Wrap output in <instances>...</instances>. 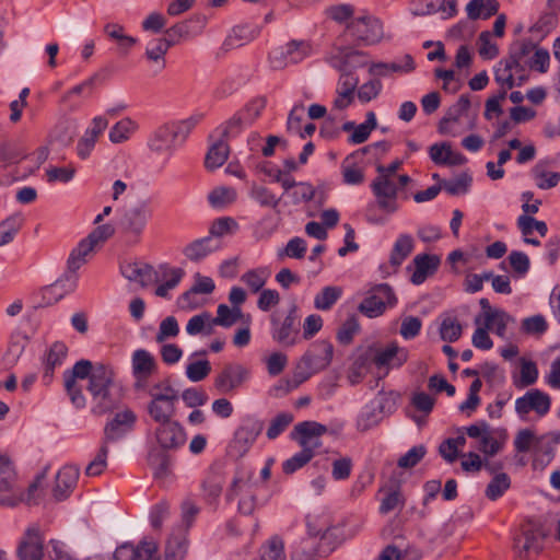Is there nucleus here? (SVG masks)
I'll return each instance as SVG.
<instances>
[{"mask_svg":"<svg viewBox=\"0 0 560 560\" xmlns=\"http://www.w3.org/2000/svg\"><path fill=\"white\" fill-rule=\"evenodd\" d=\"M536 48V45L530 39H517L510 44L508 59L514 66H518L520 60H528V56Z\"/></svg>","mask_w":560,"mask_h":560,"instance_id":"nucleus-36","label":"nucleus"},{"mask_svg":"<svg viewBox=\"0 0 560 560\" xmlns=\"http://www.w3.org/2000/svg\"><path fill=\"white\" fill-rule=\"evenodd\" d=\"M327 18L335 21L336 23L343 24L349 23V20L353 18L354 7L349 3H341L330 5L325 11Z\"/></svg>","mask_w":560,"mask_h":560,"instance_id":"nucleus-53","label":"nucleus"},{"mask_svg":"<svg viewBox=\"0 0 560 560\" xmlns=\"http://www.w3.org/2000/svg\"><path fill=\"white\" fill-rule=\"evenodd\" d=\"M20 560H42L44 557V537L37 525L27 527L18 547Z\"/></svg>","mask_w":560,"mask_h":560,"instance_id":"nucleus-16","label":"nucleus"},{"mask_svg":"<svg viewBox=\"0 0 560 560\" xmlns=\"http://www.w3.org/2000/svg\"><path fill=\"white\" fill-rule=\"evenodd\" d=\"M293 421V416L289 412L278 413L270 422L267 429V438L275 440L278 438Z\"/></svg>","mask_w":560,"mask_h":560,"instance_id":"nucleus-56","label":"nucleus"},{"mask_svg":"<svg viewBox=\"0 0 560 560\" xmlns=\"http://www.w3.org/2000/svg\"><path fill=\"white\" fill-rule=\"evenodd\" d=\"M168 275H171V279L159 284L155 289L156 296L167 298L168 291L175 289L185 276L184 269L171 267L168 264H161L158 269H154L149 264H140L136 282H139L142 288H145L151 283H159Z\"/></svg>","mask_w":560,"mask_h":560,"instance_id":"nucleus-3","label":"nucleus"},{"mask_svg":"<svg viewBox=\"0 0 560 560\" xmlns=\"http://www.w3.org/2000/svg\"><path fill=\"white\" fill-rule=\"evenodd\" d=\"M372 191L376 198L378 207L388 212L394 213L398 209L397 192L398 189L386 175L377 176L371 184Z\"/></svg>","mask_w":560,"mask_h":560,"instance_id":"nucleus-17","label":"nucleus"},{"mask_svg":"<svg viewBox=\"0 0 560 560\" xmlns=\"http://www.w3.org/2000/svg\"><path fill=\"white\" fill-rule=\"evenodd\" d=\"M94 247L83 238L75 248H73L67 260L68 270L74 273L82 265L86 262V256L93 252Z\"/></svg>","mask_w":560,"mask_h":560,"instance_id":"nucleus-38","label":"nucleus"},{"mask_svg":"<svg viewBox=\"0 0 560 560\" xmlns=\"http://www.w3.org/2000/svg\"><path fill=\"white\" fill-rule=\"evenodd\" d=\"M80 468L75 465L63 466L56 476V483L52 489V495L56 501H63L73 491L77 486Z\"/></svg>","mask_w":560,"mask_h":560,"instance_id":"nucleus-21","label":"nucleus"},{"mask_svg":"<svg viewBox=\"0 0 560 560\" xmlns=\"http://www.w3.org/2000/svg\"><path fill=\"white\" fill-rule=\"evenodd\" d=\"M188 539L185 530L172 533L165 546L166 560H184L188 552Z\"/></svg>","mask_w":560,"mask_h":560,"instance_id":"nucleus-26","label":"nucleus"},{"mask_svg":"<svg viewBox=\"0 0 560 560\" xmlns=\"http://www.w3.org/2000/svg\"><path fill=\"white\" fill-rule=\"evenodd\" d=\"M132 375L151 377L158 371L155 358L145 349H138L131 358Z\"/></svg>","mask_w":560,"mask_h":560,"instance_id":"nucleus-24","label":"nucleus"},{"mask_svg":"<svg viewBox=\"0 0 560 560\" xmlns=\"http://www.w3.org/2000/svg\"><path fill=\"white\" fill-rule=\"evenodd\" d=\"M515 319L509 315L505 311L495 310L494 312H487V319L485 325L487 328L491 329L494 326V332L499 337H504L508 324Z\"/></svg>","mask_w":560,"mask_h":560,"instance_id":"nucleus-43","label":"nucleus"},{"mask_svg":"<svg viewBox=\"0 0 560 560\" xmlns=\"http://www.w3.org/2000/svg\"><path fill=\"white\" fill-rule=\"evenodd\" d=\"M522 535L514 538V549L521 560L528 558L529 552L538 555L544 549V540L547 537L542 524L538 521L528 520L522 526Z\"/></svg>","mask_w":560,"mask_h":560,"instance_id":"nucleus-7","label":"nucleus"},{"mask_svg":"<svg viewBox=\"0 0 560 560\" xmlns=\"http://www.w3.org/2000/svg\"><path fill=\"white\" fill-rule=\"evenodd\" d=\"M532 173L537 179V187L540 189H550L556 187L560 183L559 172H547L540 163L536 164Z\"/></svg>","mask_w":560,"mask_h":560,"instance_id":"nucleus-48","label":"nucleus"},{"mask_svg":"<svg viewBox=\"0 0 560 560\" xmlns=\"http://www.w3.org/2000/svg\"><path fill=\"white\" fill-rule=\"evenodd\" d=\"M133 550L137 560H152L158 555L159 547L152 538L144 537L136 547L133 546Z\"/></svg>","mask_w":560,"mask_h":560,"instance_id":"nucleus-64","label":"nucleus"},{"mask_svg":"<svg viewBox=\"0 0 560 560\" xmlns=\"http://www.w3.org/2000/svg\"><path fill=\"white\" fill-rule=\"evenodd\" d=\"M534 54L527 60V66L532 70L538 71L540 73H545L548 71L550 55L549 51L545 48H535Z\"/></svg>","mask_w":560,"mask_h":560,"instance_id":"nucleus-61","label":"nucleus"},{"mask_svg":"<svg viewBox=\"0 0 560 560\" xmlns=\"http://www.w3.org/2000/svg\"><path fill=\"white\" fill-rule=\"evenodd\" d=\"M77 120L63 119L54 129L55 140L62 145H68L72 142L77 131Z\"/></svg>","mask_w":560,"mask_h":560,"instance_id":"nucleus-49","label":"nucleus"},{"mask_svg":"<svg viewBox=\"0 0 560 560\" xmlns=\"http://www.w3.org/2000/svg\"><path fill=\"white\" fill-rule=\"evenodd\" d=\"M296 312L298 307L293 304L283 320H280L276 315L270 318L271 337L283 347H292L298 342L300 323Z\"/></svg>","mask_w":560,"mask_h":560,"instance_id":"nucleus-8","label":"nucleus"},{"mask_svg":"<svg viewBox=\"0 0 560 560\" xmlns=\"http://www.w3.org/2000/svg\"><path fill=\"white\" fill-rule=\"evenodd\" d=\"M360 325L358 318L354 315H351L347 320L342 324V326L337 331V340L341 345H350L353 340L354 335L359 331Z\"/></svg>","mask_w":560,"mask_h":560,"instance_id":"nucleus-58","label":"nucleus"},{"mask_svg":"<svg viewBox=\"0 0 560 560\" xmlns=\"http://www.w3.org/2000/svg\"><path fill=\"white\" fill-rule=\"evenodd\" d=\"M472 178L468 173H462L452 179H441V189L445 190L451 196L465 195L470 186Z\"/></svg>","mask_w":560,"mask_h":560,"instance_id":"nucleus-35","label":"nucleus"},{"mask_svg":"<svg viewBox=\"0 0 560 560\" xmlns=\"http://www.w3.org/2000/svg\"><path fill=\"white\" fill-rule=\"evenodd\" d=\"M413 249V238L409 234H400L396 240L389 256V262L398 268Z\"/></svg>","mask_w":560,"mask_h":560,"instance_id":"nucleus-33","label":"nucleus"},{"mask_svg":"<svg viewBox=\"0 0 560 560\" xmlns=\"http://www.w3.org/2000/svg\"><path fill=\"white\" fill-rule=\"evenodd\" d=\"M153 215L149 200H139L135 205L124 208L117 222L118 230L128 238L139 242L148 222Z\"/></svg>","mask_w":560,"mask_h":560,"instance_id":"nucleus-2","label":"nucleus"},{"mask_svg":"<svg viewBox=\"0 0 560 560\" xmlns=\"http://www.w3.org/2000/svg\"><path fill=\"white\" fill-rule=\"evenodd\" d=\"M67 346L63 342L57 341L52 343L44 360L43 378L45 381L49 382L51 380L55 368L62 364L67 355Z\"/></svg>","mask_w":560,"mask_h":560,"instance_id":"nucleus-31","label":"nucleus"},{"mask_svg":"<svg viewBox=\"0 0 560 560\" xmlns=\"http://www.w3.org/2000/svg\"><path fill=\"white\" fill-rule=\"evenodd\" d=\"M108 120L103 116H96L92 120V127L88 128L77 145L78 155L86 159L95 145L97 137L107 128Z\"/></svg>","mask_w":560,"mask_h":560,"instance_id":"nucleus-22","label":"nucleus"},{"mask_svg":"<svg viewBox=\"0 0 560 560\" xmlns=\"http://www.w3.org/2000/svg\"><path fill=\"white\" fill-rule=\"evenodd\" d=\"M511 487V479L508 474L499 472L488 483L485 494L490 501H497Z\"/></svg>","mask_w":560,"mask_h":560,"instance_id":"nucleus-39","label":"nucleus"},{"mask_svg":"<svg viewBox=\"0 0 560 560\" xmlns=\"http://www.w3.org/2000/svg\"><path fill=\"white\" fill-rule=\"evenodd\" d=\"M511 62L508 58H504L498 62L494 67V80L498 84L505 86L506 90H511L515 85V79L511 68Z\"/></svg>","mask_w":560,"mask_h":560,"instance_id":"nucleus-50","label":"nucleus"},{"mask_svg":"<svg viewBox=\"0 0 560 560\" xmlns=\"http://www.w3.org/2000/svg\"><path fill=\"white\" fill-rule=\"evenodd\" d=\"M250 378V370L241 363H226L214 377V387L223 394L241 388Z\"/></svg>","mask_w":560,"mask_h":560,"instance_id":"nucleus-10","label":"nucleus"},{"mask_svg":"<svg viewBox=\"0 0 560 560\" xmlns=\"http://www.w3.org/2000/svg\"><path fill=\"white\" fill-rule=\"evenodd\" d=\"M223 481L217 474L209 475L202 482V489L208 502H214L222 492Z\"/></svg>","mask_w":560,"mask_h":560,"instance_id":"nucleus-55","label":"nucleus"},{"mask_svg":"<svg viewBox=\"0 0 560 560\" xmlns=\"http://www.w3.org/2000/svg\"><path fill=\"white\" fill-rule=\"evenodd\" d=\"M154 436L160 448L164 451H176L185 445L187 440L183 425L176 420L159 423Z\"/></svg>","mask_w":560,"mask_h":560,"instance_id":"nucleus-12","label":"nucleus"},{"mask_svg":"<svg viewBox=\"0 0 560 560\" xmlns=\"http://www.w3.org/2000/svg\"><path fill=\"white\" fill-rule=\"evenodd\" d=\"M229 152L230 149L226 140L220 137V139L208 150L205 159V166L210 171L222 166L228 160Z\"/></svg>","mask_w":560,"mask_h":560,"instance_id":"nucleus-32","label":"nucleus"},{"mask_svg":"<svg viewBox=\"0 0 560 560\" xmlns=\"http://www.w3.org/2000/svg\"><path fill=\"white\" fill-rule=\"evenodd\" d=\"M269 276L270 271L265 267H260L250 269L243 273L241 281L244 282L253 293H257L264 290L262 288L265 287Z\"/></svg>","mask_w":560,"mask_h":560,"instance_id":"nucleus-37","label":"nucleus"},{"mask_svg":"<svg viewBox=\"0 0 560 560\" xmlns=\"http://www.w3.org/2000/svg\"><path fill=\"white\" fill-rule=\"evenodd\" d=\"M175 43L176 40L167 38L152 39L145 47L147 59L156 63L161 70L164 69L166 66L165 55Z\"/></svg>","mask_w":560,"mask_h":560,"instance_id":"nucleus-28","label":"nucleus"},{"mask_svg":"<svg viewBox=\"0 0 560 560\" xmlns=\"http://www.w3.org/2000/svg\"><path fill=\"white\" fill-rule=\"evenodd\" d=\"M342 290L339 287H325L314 299V306L320 311H328L341 296Z\"/></svg>","mask_w":560,"mask_h":560,"instance_id":"nucleus-44","label":"nucleus"},{"mask_svg":"<svg viewBox=\"0 0 560 560\" xmlns=\"http://www.w3.org/2000/svg\"><path fill=\"white\" fill-rule=\"evenodd\" d=\"M334 355V346L328 340H317L308 347L302 359L318 373L325 370L331 362Z\"/></svg>","mask_w":560,"mask_h":560,"instance_id":"nucleus-19","label":"nucleus"},{"mask_svg":"<svg viewBox=\"0 0 560 560\" xmlns=\"http://www.w3.org/2000/svg\"><path fill=\"white\" fill-rule=\"evenodd\" d=\"M310 54V45L305 42L291 40L287 44L285 50L281 56H285L292 63H298Z\"/></svg>","mask_w":560,"mask_h":560,"instance_id":"nucleus-54","label":"nucleus"},{"mask_svg":"<svg viewBox=\"0 0 560 560\" xmlns=\"http://www.w3.org/2000/svg\"><path fill=\"white\" fill-rule=\"evenodd\" d=\"M218 248L219 244H214L211 236H206L188 244L183 253L189 260L199 261Z\"/></svg>","mask_w":560,"mask_h":560,"instance_id":"nucleus-30","label":"nucleus"},{"mask_svg":"<svg viewBox=\"0 0 560 560\" xmlns=\"http://www.w3.org/2000/svg\"><path fill=\"white\" fill-rule=\"evenodd\" d=\"M168 451L154 448L148 455V463L154 471L155 478H164L170 472L171 456Z\"/></svg>","mask_w":560,"mask_h":560,"instance_id":"nucleus-34","label":"nucleus"},{"mask_svg":"<svg viewBox=\"0 0 560 560\" xmlns=\"http://www.w3.org/2000/svg\"><path fill=\"white\" fill-rule=\"evenodd\" d=\"M314 455L315 452L310 447H302L301 452L283 462L282 471L287 475L295 472L310 463Z\"/></svg>","mask_w":560,"mask_h":560,"instance_id":"nucleus-42","label":"nucleus"},{"mask_svg":"<svg viewBox=\"0 0 560 560\" xmlns=\"http://www.w3.org/2000/svg\"><path fill=\"white\" fill-rule=\"evenodd\" d=\"M249 124L248 120H245V117L241 112L234 114L226 122L221 125L218 130L220 131V137L223 139H229L238 135L243 127Z\"/></svg>","mask_w":560,"mask_h":560,"instance_id":"nucleus-51","label":"nucleus"},{"mask_svg":"<svg viewBox=\"0 0 560 560\" xmlns=\"http://www.w3.org/2000/svg\"><path fill=\"white\" fill-rule=\"evenodd\" d=\"M114 371L109 365L103 363L93 364L89 360H80L75 362L71 372L65 374V378L89 380L86 386L92 397L91 412L95 417H102L114 411L119 399L113 395Z\"/></svg>","mask_w":560,"mask_h":560,"instance_id":"nucleus-1","label":"nucleus"},{"mask_svg":"<svg viewBox=\"0 0 560 560\" xmlns=\"http://www.w3.org/2000/svg\"><path fill=\"white\" fill-rule=\"evenodd\" d=\"M67 288L62 291L57 292L60 288L61 282H55L42 289L43 303L40 306L51 305L61 300L66 294L74 291L77 288V277L74 275H66Z\"/></svg>","mask_w":560,"mask_h":560,"instance_id":"nucleus-29","label":"nucleus"},{"mask_svg":"<svg viewBox=\"0 0 560 560\" xmlns=\"http://www.w3.org/2000/svg\"><path fill=\"white\" fill-rule=\"evenodd\" d=\"M147 412L150 418L159 424L173 420L175 406L148 402Z\"/></svg>","mask_w":560,"mask_h":560,"instance_id":"nucleus-52","label":"nucleus"},{"mask_svg":"<svg viewBox=\"0 0 560 560\" xmlns=\"http://www.w3.org/2000/svg\"><path fill=\"white\" fill-rule=\"evenodd\" d=\"M173 140V129L171 125H164L160 127L151 142V149L156 152H161L165 147L175 144Z\"/></svg>","mask_w":560,"mask_h":560,"instance_id":"nucleus-59","label":"nucleus"},{"mask_svg":"<svg viewBox=\"0 0 560 560\" xmlns=\"http://www.w3.org/2000/svg\"><path fill=\"white\" fill-rule=\"evenodd\" d=\"M397 398L398 395L393 392L385 393L381 390L358 417L357 429L365 432L376 427L386 415H390L396 410Z\"/></svg>","mask_w":560,"mask_h":560,"instance_id":"nucleus-4","label":"nucleus"},{"mask_svg":"<svg viewBox=\"0 0 560 560\" xmlns=\"http://www.w3.org/2000/svg\"><path fill=\"white\" fill-rule=\"evenodd\" d=\"M327 432L326 425L316 421H303L298 423L291 432V439L301 447L314 448L320 446L319 438Z\"/></svg>","mask_w":560,"mask_h":560,"instance_id":"nucleus-18","label":"nucleus"},{"mask_svg":"<svg viewBox=\"0 0 560 560\" xmlns=\"http://www.w3.org/2000/svg\"><path fill=\"white\" fill-rule=\"evenodd\" d=\"M151 397L149 402L175 406L178 400V392L171 385L170 380H163L155 383L148 389Z\"/></svg>","mask_w":560,"mask_h":560,"instance_id":"nucleus-25","label":"nucleus"},{"mask_svg":"<svg viewBox=\"0 0 560 560\" xmlns=\"http://www.w3.org/2000/svg\"><path fill=\"white\" fill-rule=\"evenodd\" d=\"M441 260L436 255L420 254L413 258L415 271L410 277V281L413 284L423 283L429 275H432L439 268Z\"/></svg>","mask_w":560,"mask_h":560,"instance_id":"nucleus-23","label":"nucleus"},{"mask_svg":"<svg viewBox=\"0 0 560 560\" xmlns=\"http://www.w3.org/2000/svg\"><path fill=\"white\" fill-rule=\"evenodd\" d=\"M236 497H240L238 512L244 515H252L256 509V493L250 472L238 471L233 478L225 499L231 502Z\"/></svg>","mask_w":560,"mask_h":560,"instance_id":"nucleus-6","label":"nucleus"},{"mask_svg":"<svg viewBox=\"0 0 560 560\" xmlns=\"http://www.w3.org/2000/svg\"><path fill=\"white\" fill-rule=\"evenodd\" d=\"M26 152L16 142L7 141L0 143V161L5 164H16L26 158Z\"/></svg>","mask_w":560,"mask_h":560,"instance_id":"nucleus-47","label":"nucleus"},{"mask_svg":"<svg viewBox=\"0 0 560 560\" xmlns=\"http://www.w3.org/2000/svg\"><path fill=\"white\" fill-rule=\"evenodd\" d=\"M508 260L516 277L521 278L528 272L530 262L525 253L513 250L510 253Z\"/></svg>","mask_w":560,"mask_h":560,"instance_id":"nucleus-62","label":"nucleus"},{"mask_svg":"<svg viewBox=\"0 0 560 560\" xmlns=\"http://www.w3.org/2000/svg\"><path fill=\"white\" fill-rule=\"evenodd\" d=\"M550 406L549 395L537 388L526 392L525 395L515 400V411L521 417L530 411H535L539 417H544L549 412Z\"/></svg>","mask_w":560,"mask_h":560,"instance_id":"nucleus-15","label":"nucleus"},{"mask_svg":"<svg viewBox=\"0 0 560 560\" xmlns=\"http://www.w3.org/2000/svg\"><path fill=\"white\" fill-rule=\"evenodd\" d=\"M315 196V188L306 182H299L294 189L289 194L292 205L311 201Z\"/></svg>","mask_w":560,"mask_h":560,"instance_id":"nucleus-60","label":"nucleus"},{"mask_svg":"<svg viewBox=\"0 0 560 560\" xmlns=\"http://www.w3.org/2000/svg\"><path fill=\"white\" fill-rule=\"evenodd\" d=\"M408 360V351L400 348L397 342H390L385 348L376 349L372 359L376 368H400Z\"/></svg>","mask_w":560,"mask_h":560,"instance_id":"nucleus-20","label":"nucleus"},{"mask_svg":"<svg viewBox=\"0 0 560 560\" xmlns=\"http://www.w3.org/2000/svg\"><path fill=\"white\" fill-rule=\"evenodd\" d=\"M347 32L358 42L365 45H374L383 38V24L372 15H364L352 19L346 26Z\"/></svg>","mask_w":560,"mask_h":560,"instance_id":"nucleus-9","label":"nucleus"},{"mask_svg":"<svg viewBox=\"0 0 560 560\" xmlns=\"http://www.w3.org/2000/svg\"><path fill=\"white\" fill-rule=\"evenodd\" d=\"M243 316L241 307L233 306L230 308L226 304H220L217 308V316L213 324L222 327H231Z\"/></svg>","mask_w":560,"mask_h":560,"instance_id":"nucleus-46","label":"nucleus"},{"mask_svg":"<svg viewBox=\"0 0 560 560\" xmlns=\"http://www.w3.org/2000/svg\"><path fill=\"white\" fill-rule=\"evenodd\" d=\"M133 128V122L129 118L121 119L116 122L109 131V140L113 143H121L129 138V135Z\"/></svg>","mask_w":560,"mask_h":560,"instance_id":"nucleus-63","label":"nucleus"},{"mask_svg":"<svg viewBox=\"0 0 560 560\" xmlns=\"http://www.w3.org/2000/svg\"><path fill=\"white\" fill-rule=\"evenodd\" d=\"M439 331L442 340L455 342L460 338L463 327L455 317L445 316L442 318Z\"/></svg>","mask_w":560,"mask_h":560,"instance_id":"nucleus-45","label":"nucleus"},{"mask_svg":"<svg viewBox=\"0 0 560 560\" xmlns=\"http://www.w3.org/2000/svg\"><path fill=\"white\" fill-rule=\"evenodd\" d=\"M397 304V298L388 283L373 285L366 296L358 306V311L369 318H375L384 314L387 307Z\"/></svg>","mask_w":560,"mask_h":560,"instance_id":"nucleus-5","label":"nucleus"},{"mask_svg":"<svg viewBox=\"0 0 560 560\" xmlns=\"http://www.w3.org/2000/svg\"><path fill=\"white\" fill-rule=\"evenodd\" d=\"M211 372V364L208 360H198L186 366V376L191 382L205 380Z\"/></svg>","mask_w":560,"mask_h":560,"instance_id":"nucleus-57","label":"nucleus"},{"mask_svg":"<svg viewBox=\"0 0 560 560\" xmlns=\"http://www.w3.org/2000/svg\"><path fill=\"white\" fill-rule=\"evenodd\" d=\"M262 429L264 422L256 418L245 419L243 424L236 429L232 448L235 450L238 456H243L247 453Z\"/></svg>","mask_w":560,"mask_h":560,"instance_id":"nucleus-14","label":"nucleus"},{"mask_svg":"<svg viewBox=\"0 0 560 560\" xmlns=\"http://www.w3.org/2000/svg\"><path fill=\"white\" fill-rule=\"evenodd\" d=\"M137 422V415L129 408L116 412L104 427L102 443L107 445L124 439L131 432Z\"/></svg>","mask_w":560,"mask_h":560,"instance_id":"nucleus-11","label":"nucleus"},{"mask_svg":"<svg viewBox=\"0 0 560 560\" xmlns=\"http://www.w3.org/2000/svg\"><path fill=\"white\" fill-rule=\"evenodd\" d=\"M249 197L259 203L261 207H269L277 209L281 201V197L273 195L267 187L252 184L249 189Z\"/></svg>","mask_w":560,"mask_h":560,"instance_id":"nucleus-41","label":"nucleus"},{"mask_svg":"<svg viewBox=\"0 0 560 560\" xmlns=\"http://www.w3.org/2000/svg\"><path fill=\"white\" fill-rule=\"evenodd\" d=\"M261 560H285L284 542L278 535L272 536L260 547Z\"/></svg>","mask_w":560,"mask_h":560,"instance_id":"nucleus-40","label":"nucleus"},{"mask_svg":"<svg viewBox=\"0 0 560 560\" xmlns=\"http://www.w3.org/2000/svg\"><path fill=\"white\" fill-rule=\"evenodd\" d=\"M500 3L498 0H470L466 5L469 20H488L498 14Z\"/></svg>","mask_w":560,"mask_h":560,"instance_id":"nucleus-27","label":"nucleus"},{"mask_svg":"<svg viewBox=\"0 0 560 560\" xmlns=\"http://www.w3.org/2000/svg\"><path fill=\"white\" fill-rule=\"evenodd\" d=\"M362 57V51L353 50L343 54L340 58H334L332 60V66L340 71L337 91H342L345 96L349 94L354 95L359 84V77L354 71L349 69V66L353 59Z\"/></svg>","mask_w":560,"mask_h":560,"instance_id":"nucleus-13","label":"nucleus"}]
</instances>
